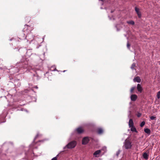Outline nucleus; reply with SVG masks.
Masks as SVG:
<instances>
[{"mask_svg":"<svg viewBox=\"0 0 160 160\" xmlns=\"http://www.w3.org/2000/svg\"><path fill=\"white\" fill-rule=\"evenodd\" d=\"M77 144V142L75 141H73L66 145L63 148V149H71L74 148Z\"/></svg>","mask_w":160,"mask_h":160,"instance_id":"1","label":"nucleus"},{"mask_svg":"<svg viewBox=\"0 0 160 160\" xmlns=\"http://www.w3.org/2000/svg\"><path fill=\"white\" fill-rule=\"evenodd\" d=\"M22 35L23 36V38L26 39L27 41L30 40H31V41H32L34 39V36L31 33V31L30 33L27 34L26 36H25V34L23 33H22Z\"/></svg>","mask_w":160,"mask_h":160,"instance_id":"2","label":"nucleus"},{"mask_svg":"<svg viewBox=\"0 0 160 160\" xmlns=\"http://www.w3.org/2000/svg\"><path fill=\"white\" fill-rule=\"evenodd\" d=\"M124 146L126 149H130L132 147V142L129 140H126L124 142Z\"/></svg>","mask_w":160,"mask_h":160,"instance_id":"3","label":"nucleus"},{"mask_svg":"<svg viewBox=\"0 0 160 160\" xmlns=\"http://www.w3.org/2000/svg\"><path fill=\"white\" fill-rule=\"evenodd\" d=\"M89 141V139L88 137H84L82 140V144L84 145L86 144Z\"/></svg>","mask_w":160,"mask_h":160,"instance_id":"4","label":"nucleus"},{"mask_svg":"<svg viewBox=\"0 0 160 160\" xmlns=\"http://www.w3.org/2000/svg\"><path fill=\"white\" fill-rule=\"evenodd\" d=\"M137 98V96L135 94H132L130 96L131 100L132 101H135Z\"/></svg>","mask_w":160,"mask_h":160,"instance_id":"5","label":"nucleus"},{"mask_svg":"<svg viewBox=\"0 0 160 160\" xmlns=\"http://www.w3.org/2000/svg\"><path fill=\"white\" fill-rule=\"evenodd\" d=\"M101 151L100 150H97L96 151L93 153V156L95 157H98L99 156V154L101 153Z\"/></svg>","mask_w":160,"mask_h":160,"instance_id":"6","label":"nucleus"},{"mask_svg":"<svg viewBox=\"0 0 160 160\" xmlns=\"http://www.w3.org/2000/svg\"><path fill=\"white\" fill-rule=\"evenodd\" d=\"M135 11L137 12V14H138V17L139 18H141V12L139 11V9L137 8L136 7L135 8Z\"/></svg>","mask_w":160,"mask_h":160,"instance_id":"7","label":"nucleus"},{"mask_svg":"<svg viewBox=\"0 0 160 160\" xmlns=\"http://www.w3.org/2000/svg\"><path fill=\"white\" fill-rule=\"evenodd\" d=\"M134 82H140L141 81V80L140 77L138 76L135 77L133 80Z\"/></svg>","mask_w":160,"mask_h":160,"instance_id":"8","label":"nucleus"},{"mask_svg":"<svg viewBox=\"0 0 160 160\" xmlns=\"http://www.w3.org/2000/svg\"><path fill=\"white\" fill-rule=\"evenodd\" d=\"M32 54V49H28L27 50L26 55L28 57H30Z\"/></svg>","mask_w":160,"mask_h":160,"instance_id":"9","label":"nucleus"},{"mask_svg":"<svg viewBox=\"0 0 160 160\" xmlns=\"http://www.w3.org/2000/svg\"><path fill=\"white\" fill-rule=\"evenodd\" d=\"M137 89L138 91V92H142V87L141 86V85L140 84H138L137 87Z\"/></svg>","mask_w":160,"mask_h":160,"instance_id":"10","label":"nucleus"},{"mask_svg":"<svg viewBox=\"0 0 160 160\" xmlns=\"http://www.w3.org/2000/svg\"><path fill=\"white\" fill-rule=\"evenodd\" d=\"M143 158L146 160H147L148 159V155L146 152H144L142 155Z\"/></svg>","mask_w":160,"mask_h":160,"instance_id":"11","label":"nucleus"},{"mask_svg":"<svg viewBox=\"0 0 160 160\" xmlns=\"http://www.w3.org/2000/svg\"><path fill=\"white\" fill-rule=\"evenodd\" d=\"M76 131H77L78 133H82L83 131L81 127H79L76 129Z\"/></svg>","mask_w":160,"mask_h":160,"instance_id":"12","label":"nucleus"},{"mask_svg":"<svg viewBox=\"0 0 160 160\" xmlns=\"http://www.w3.org/2000/svg\"><path fill=\"white\" fill-rule=\"evenodd\" d=\"M11 71L14 72V73H17L19 72V69L17 67H15L11 69Z\"/></svg>","mask_w":160,"mask_h":160,"instance_id":"13","label":"nucleus"},{"mask_svg":"<svg viewBox=\"0 0 160 160\" xmlns=\"http://www.w3.org/2000/svg\"><path fill=\"white\" fill-rule=\"evenodd\" d=\"M128 124L129 127L133 126V122L132 120V119H129Z\"/></svg>","mask_w":160,"mask_h":160,"instance_id":"14","label":"nucleus"},{"mask_svg":"<svg viewBox=\"0 0 160 160\" xmlns=\"http://www.w3.org/2000/svg\"><path fill=\"white\" fill-rule=\"evenodd\" d=\"M144 131L145 133L149 134L151 132L150 130L148 128H145L144 129Z\"/></svg>","mask_w":160,"mask_h":160,"instance_id":"15","label":"nucleus"},{"mask_svg":"<svg viewBox=\"0 0 160 160\" xmlns=\"http://www.w3.org/2000/svg\"><path fill=\"white\" fill-rule=\"evenodd\" d=\"M130 128H131V130L132 132H137V131L136 130V129L134 126H132V127H130Z\"/></svg>","mask_w":160,"mask_h":160,"instance_id":"16","label":"nucleus"},{"mask_svg":"<svg viewBox=\"0 0 160 160\" xmlns=\"http://www.w3.org/2000/svg\"><path fill=\"white\" fill-rule=\"evenodd\" d=\"M103 132V130L102 128H98V132L99 134H101Z\"/></svg>","mask_w":160,"mask_h":160,"instance_id":"17","label":"nucleus"},{"mask_svg":"<svg viewBox=\"0 0 160 160\" xmlns=\"http://www.w3.org/2000/svg\"><path fill=\"white\" fill-rule=\"evenodd\" d=\"M127 23L131 25H134V22L133 21L131 20L129 21H127Z\"/></svg>","mask_w":160,"mask_h":160,"instance_id":"18","label":"nucleus"},{"mask_svg":"<svg viewBox=\"0 0 160 160\" xmlns=\"http://www.w3.org/2000/svg\"><path fill=\"white\" fill-rule=\"evenodd\" d=\"M136 67V65H135V63H132V64L131 66V68L132 69H134V68Z\"/></svg>","mask_w":160,"mask_h":160,"instance_id":"19","label":"nucleus"},{"mask_svg":"<svg viewBox=\"0 0 160 160\" xmlns=\"http://www.w3.org/2000/svg\"><path fill=\"white\" fill-rule=\"evenodd\" d=\"M157 96L158 99L160 98V91L157 92Z\"/></svg>","mask_w":160,"mask_h":160,"instance_id":"20","label":"nucleus"},{"mask_svg":"<svg viewBox=\"0 0 160 160\" xmlns=\"http://www.w3.org/2000/svg\"><path fill=\"white\" fill-rule=\"evenodd\" d=\"M145 122L144 121H142L141 122V123L140 124V126L141 127H143L144 125H145Z\"/></svg>","mask_w":160,"mask_h":160,"instance_id":"21","label":"nucleus"},{"mask_svg":"<svg viewBox=\"0 0 160 160\" xmlns=\"http://www.w3.org/2000/svg\"><path fill=\"white\" fill-rule=\"evenodd\" d=\"M136 115L139 118L141 116L142 114L141 113H140L139 112H137Z\"/></svg>","mask_w":160,"mask_h":160,"instance_id":"22","label":"nucleus"},{"mask_svg":"<svg viewBox=\"0 0 160 160\" xmlns=\"http://www.w3.org/2000/svg\"><path fill=\"white\" fill-rule=\"evenodd\" d=\"M156 118V117H155L154 116H152L150 117V119L151 120H153L155 119Z\"/></svg>","mask_w":160,"mask_h":160,"instance_id":"23","label":"nucleus"},{"mask_svg":"<svg viewBox=\"0 0 160 160\" xmlns=\"http://www.w3.org/2000/svg\"><path fill=\"white\" fill-rule=\"evenodd\" d=\"M120 150H118V151L116 153V155L117 156H118V155L119 154L120 152Z\"/></svg>","mask_w":160,"mask_h":160,"instance_id":"24","label":"nucleus"},{"mask_svg":"<svg viewBox=\"0 0 160 160\" xmlns=\"http://www.w3.org/2000/svg\"><path fill=\"white\" fill-rule=\"evenodd\" d=\"M58 156V154L57 156L53 158L51 160H57V157Z\"/></svg>","mask_w":160,"mask_h":160,"instance_id":"25","label":"nucleus"},{"mask_svg":"<svg viewBox=\"0 0 160 160\" xmlns=\"http://www.w3.org/2000/svg\"><path fill=\"white\" fill-rule=\"evenodd\" d=\"M134 89H135V87H132L130 90V92L131 93H132Z\"/></svg>","mask_w":160,"mask_h":160,"instance_id":"26","label":"nucleus"},{"mask_svg":"<svg viewBox=\"0 0 160 160\" xmlns=\"http://www.w3.org/2000/svg\"><path fill=\"white\" fill-rule=\"evenodd\" d=\"M130 45L129 43L128 42V43H127V46L128 48L129 49H130Z\"/></svg>","mask_w":160,"mask_h":160,"instance_id":"27","label":"nucleus"},{"mask_svg":"<svg viewBox=\"0 0 160 160\" xmlns=\"http://www.w3.org/2000/svg\"><path fill=\"white\" fill-rule=\"evenodd\" d=\"M30 28H31V27H30V26H28V30L25 31V30H24V32H26V33L27 32H28V30H30Z\"/></svg>","mask_w":160,"mask_h":160,"instance_id":"28","label":"nucleus"},{"mask_svg":"<svg viewBox=\"0 0 160 160\" xmlns=\"http://www.w3.org/2000/svg\"><path fill=\"white\" fill-rule=\"evenodd\" d=\"M130 114H131V112L130 111H129V114H128V116L129 118H130L131 117H130Z\"/></svg>","mask_w":160,"mask_h":160,"instance_id":"29","label":"nucleus"},{"mask_svg":"<svg viewBox=\"0 0 160 160\" xmlns=\"http://www.w3.org/2000/svg\"><path fill=\"white\" fill-rule=\"evenodd\" d=\"M39 135L38 134H37L36 136L34 138V140L38 137Z\"/></svg>","mask_w":160,"mask_h":160,"instance_id":"30","label":"nucleus"},{"mask_svg":"<svg viewBox=\"0 0 160 160\" xmlns=\"http://www.w3.org/2000/svg\"><path fill=\"white\" fill-rule=\"evenodd\" d=\"M34 88L36 89L38 88V87H37V86H35V87H34Z\"/></svg>","mask_w":160,"mask_h":160,"instance_id":"31","label":"nucleus"},{"mask_svg":"<svg viewBox=\"0 0 160 160\" xmlns=\"http://www.w3.org/2000/svg\"><path fill=\"white\" fill-rule=\"evenodd\" d=\"M117 27H118V26L117 25L116 26V27L117 28V31H118L119 30V29H118V28H117Z\"/></svg>","mask_w":160,"mask_h":160,"instance_id":"32","label":"nucleus"},{"mask_svg":"<svg viewBox=\"0 0 160 160\" xmlns=\"http://www.w3.org/2000/svg\"><path fill=\"white\" fill-rule=\"evenodd\" d=\"M20 39H23V38H22L21 36H20V37L19 38Z\"/></svg>","mask_w":160,"mask_h":160,"instance_id":"33","label":"nucleus"},{"mask_svg":"<svg viewBox=\"0 0 160 160\" xmlns=\"http://www.w3.org/2000/svg\"><path fill=\"white\" fill-rule=\"evenodd\" d=\"M24 49V51H26V48H24V49Z\"/></svg>","mask_w":160,"mask_h":160,"instance_id":"34","label":"nucleus"},{"mask_svg":"<svg viewBox=\"0 0 160 160\" xmlns=\"http://www.w3.org/2000/svg\"><path fill=\"white\" fill-rule=\"evenodd\" d=\"M27 68V67H26V66H25V67H24V68Z\"/></svg>","mask_w":160,"mask_h":160,"instance_id":"35","label":"nucleus"},{"mask_svg":"<svg viewBox=\"0 0 160 160\" xmlns=\"http://www.w3.org/2000/svg\"><path fill=\"white\" fill-rule=\"evenodd\" d=\"M65 71H66L65 70H64V71H63V72H64Z\"/></svg>","mask_w":160,"mask_h":160,"instance_id":"36","label":"nucleus"}]
</instances>
